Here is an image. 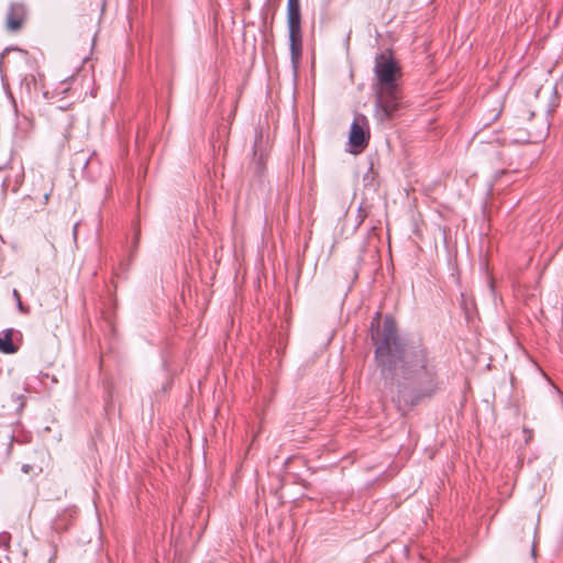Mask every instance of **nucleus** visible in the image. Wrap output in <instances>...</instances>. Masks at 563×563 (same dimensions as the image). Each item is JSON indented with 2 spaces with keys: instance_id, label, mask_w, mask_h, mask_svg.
I'll return each mask as SVG.
<instances>
[{
  "instance_id": "f257e3e1",
  "label": "nucleus",
  "mask_w": 563,
  "mask_h": 563,
  "mask_svg": "<svg viewBox=\"0 0 563 563\" xmlns=\"http://www.w3.org/2000/svg\"><path fill=\"white\" fill-rule=\"evenodd\" d=\"M372 341L385 388L393 394L398 410L406 411L440 390L441 382L430 351L420 341L401 339L393 318H385L382 329L378 325L374 329L372 323Z\"/></svg>"
},
{
  "instance_id": "f03ea898",
  "label": "nucleus",
  "mask_w": 563,
  "mask_h": 563,
  "mask_svg": "<svg viewBox=\"0 0 563 563\" xmlns=\"http://www.w3.org/2000/svg\"><path fill=\"white\" fill-rule=\"evenodd\" d=\"M375 118L379 122L389 121L398 111L401 102V91L398 84L401 69L390 52L376 56L375 66Z\"/></svg>"
},
{
  "instance_id": "7ed1b4c3",
  "label": "nucleus",
  "mask_w": 563,
  "mask_h": 563,
  "mask_svg": "<svg viewBox=\"0 0 563 563\" xmlns=\"http://www.w3.org/2000/svg\"><path fill=\"white\" fill-rule=\"evenodd\" d=\"M287 24L289 32L291 64L296 70L302 53L301 12L299 0H288Z\"/></svg>"
},
{
  "instance_id": "20e7f679",
  "label": "nucleus",
  "mask_w": 563,
  "mask_h": 563,
  "mask_svg": "<svg viewBox=\"0 0 563 563\" xmlns=\"http://www.w3.org/2000/svg\"><path fill=\"white\" fill-rule=\"evenodd\" d=\"M368 140L367 119L363 114H357L351 124L349 142L353 147L362 151L367 146Z\"/></svg>"
},
{
  "instance_id": "39448f33",
  "label": "nucleus",
  "mask_w": 563,
  "mask_h": 563,
  "mask_svg": "<svg viewBox=\"0 0 563 563\" xmlns=\"http://www.w3.org/2000/svg\"><path fill=\"white\" fill-rule=\"evenodd\" d=\"M25 19V9L20 3H12L7 13V26L10 31H18Z\"/></svg>"
},
{
  "instance_id": "423d86ee",
  "label": "nucleus",
  "mask_w": 563,
  "mask_h": 563,
  "mask_svg": "<svg viewBox=\"0 0 563 563\" xmlns=\"http://www.w3.org/2000/svg\"><path fill=\"white\" fill-rule=\"evenodd\" d=\"M13 330L8 329L0 333V351L5 354H13L18 346L12 341Z\"/></svg>"
},
{
  "instance_id": "0eeeda50",
  "label": "nucleus",
  "mask_w": 563,
  "mask_h": 563,
  "mask_svg": "<svg viewBox=\"0 0 563 563\" xmlns=\"http://www.w3.org/2000/svg\"><path fill=\"white\" fill-rule=\"evenodd\" d=\"M367 217V211L365 208L363 207H360L358 208V213H357V218H358V225L364 221V219Z\"/></svg>"
},
{
  "instance_id": "6e6552de",
  "label": "nucleus",
  "mask_w": 563,
  "mask_h": 563,
  "mask_svg": "<svg viewBox=\"0 0 563 563\" xmlns=\"http://www.w3.org/2000/svg\"><path fill=\"white\" fill-rule=\"evenodd\" d=\"M10 539V534L8 532H3L0 534V542H5Z\"/></svg>"
},
{
  "instance_id": "1a4fd4ad",
  "label": "nucleus",
  "mask_w": 563,
  "mask_h": 563,
  "mask_svg": "<svg viewBox=\"0 0 563 563\" xmlns=\"http://www.w3.org/2000/svg\"><path fill=\"white\" fill-rule=\"evenodd\" d=\"M13 297L15 298L16 301L21 299L20 294L16 289L13 290Z\"/></svg>"
},
{
  "instance_id": "9d476101",
  "label": "nucleus",
  "mask_w": 563,
  "mask_h": 563,
  "mask_svg": "<svg viewBox=\"0 0 563 563\" xmlns=\"http://www.w3.org/2000/svg\"><path fill=\"white\" fill-rule=\"evenodd\" d=\"M30 468H31V466H30L29 464H24V465L22 466V471H23L24 473H29Z\"/></svg>"
},
{
  "instance_id": "9b49d317",
  "label": "nucleus",
  "mask_w": 563,
  "mask_h": 563,
  "mask_svg": "<svg viewBox=\"0 0 563 563\" xmlns=\"http://www.w3.org/2000/svg\"><path fill=\"white\" fill-rule=\"evenodd\" d=\"M16 303H18V308H19L21 311H23V310H24V308H23V303H22L21 299H20V300H18V301H16Z\"/></svg>"
},
{
  "instance_id": "f8f14e48",
  "label": "nucleus",
  "mask_w": 563,
  "mask_h": 563,
  "mask_svg": "<svg viewBox=\"0 0 563 563\" xmlns=\"http://www.w3.org/2000/svg\"><path fill=\"white\" fill-rule=\"evenodd\" d=\"M48 198H49V195L48 194H45L44 195V201L47 202L48 201Z\"/></svg>"
},
{
  "instance_id": "ddd939ff",
  "label": "nucleus",
  "mask_w": 563,
  "mask_h": 563,
  "mask_svg": "<svg viewBox=\"0 0 563 563\" xmlns=\"http://www.w3.org/2000/svg\"><path fill=\"white\" fill-rule=\"evenodd\" d=\"M13 108H14V111L18 112L16 103L14 100H13Z\"/></svg>"
},
{
  "instance_id": "4468645a",
  "label": "nucleus",
  "mask_w": 563,
  "mask_h": 563,
  "mask_svg": "<svg viewBox=\"0 0 563 563\" xmlns=\"http://www.w3.org/2000/svg\"><path fill=\"white\" fill-rule=\"evenodd\" d=\"M3 169V166H0V172Z\"/></svg>"
}]
</instances>
